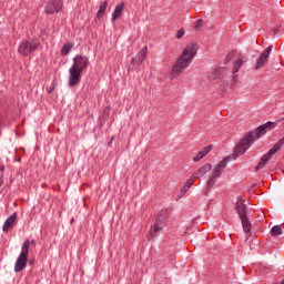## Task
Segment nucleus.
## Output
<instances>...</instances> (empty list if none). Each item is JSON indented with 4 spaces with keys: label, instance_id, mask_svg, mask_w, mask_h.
<instances>
[{
    "label": "nucleus",
    "instance_id": "nucleus-1",
    "mask_svg": "<svg viewBox=\"0 0 284 284\" xmlns=\"http://www.w3.org/2000/svg\"><path fill=\"white\" fill-rule=\"evenodd\" d=\"M197 52L199 49H196V44H187L173 64L169 73L170 79L181 77L189 69V67L192 65V61H194V57H196Z\"/></svg>",
    "mask_w": 284,
    "mask_h": 284
},
{
    "label": "nucleus",
    "instance_id": "nucleus-2",
    "mask_svg": "<svg viewBox=\"0 0 284 284\" xmlns=\"http://www.w3.org/2000/svg\"><path fill=\"white\" fill-rule=\"evenodd\" d=\"M276 128L275 122H266L265 124L258 126L254 131L248 132L239 143V145L234 150L235 156H241V154H245L247 150H250V145L254 143V141H258L263 134H265L270 130H274Z\"/></svg>",
    "mask_w": 284,
    "mask_h": 284
},
{
    "label": "nucleus",
    "instance_id": "nucleus-3",
    "mask_svg": "<svg viewBox=\"0 0 284 284\" xmlns=\"http://www.w3.org/2000/svg\"><path fill=\"white\" fill-rule=\"evenodd\" d=\"M88 65H90V59L87 55L77 54L73 58V63L69 68V88H74L81 83V74L88 70Z\"/></svg>",
    "mask_w": 284,
    "mask_h": 284
},
{
    "label": "nucleus",
    "instance_id": "nucleus-4",
    "mask_svg": "<svg viewBox=\"0 0 284 284\" xmlns=\"http://www.w3.org/2000/svg\"><path fill=\"white\" fill-rule=\"evenodd\" d=\"M230 156L222 160L211 172L207 181H206V190L204 191V194H207L214 185H216V181H219L221 174H223V171L227 168V162H230Z\"/></svg>",
    "mask_w": 284,
    "mask_h": 284
},
{
    "label": "nucleus",
    "instance_id": "nucleus-5",
    "mask_svg": "<svg viewBox=\"0 0 284 284\" xmlns=\"http://www.w3.org/2000/svg\"><path fill=\"white\" fill-rule=\"evenodd\" d=\"M34 243V241H30V240H26L22 243L21 246V252L14 263V272L19 273V272H23V270H26V265H28V254L30 252V245H32Z\"/></svg>",
    "mask_w": 284,
    "mask_h": 284
},
{
    "label": "nucleus",
    "instance_id": "nucleus-6",
    "mask_svg": "<svg viewBox=\"0 0 284 284\" xmlns=\"http://www.w3.org/2000/svg\"><path fill=\"white\" fill-rule=\"evenodd\" d=\"M39 45H41L39 39H28L19 44L18 52L22 57H30L32 52H37Z\"/></svg>",
    "mask_w": 284,
    "mask_h": 284
},
{
    "label": "nucleus",
    "instance_id": "nucleus-7",
    "mask_svg": "<svg viewBox=\"0 0 284 284\" xmlns=\"http://www.w3.org/2000/svg\"><path fill=\"white\" fill-rule=\"evenodd\" d=\"M63 10V1L61 0H49L44 7L45 14H57Z\"/></svg>",
    "mask_w": 284,
    "mask_h": 284
},
{
    "label": "nucleus",
    "instance_id": "nucleus-8",
    "mask_svg": "<svg viewBox=\"0 0 284 284\" xmlns=\"http://www.w3.org/2000/svg\"><path fill=\"white\" fill-rule=\"evenodd\" d=\"M274 45H268L258 57L257 61L255 62L254 69L255 70H262V68H265V63H267L270 59V54L272 53Z\"/></svg>",
    "mask_w": 284,
    "mask_h": 284
},
{
    "label": "nucleus",
    "instance_id": "nucleus-9",
    "mask_svg": "<svg viewBox=\"0 0 284 284\" xmlns=\"http://www.w3.org/2000/svg\"><path fill=\"white\" fill-rule=\"evenodd\" d=\"M165 227V224L161 220H156L154 225H151V229L146 235L148 241H154L159 236V232H161Z\"/></svg>",
    "mask_w": 284,
    "mask_h": 284
},
{
    "label": "nucleus",
    "instance_id": "nucleus-10",
    "mask_svg": "<svg viewBox=\"0 0 284 284\" xmlns=\"http://www.w3.org/2000/svg\"><path fill=\"white\" fill-rule=\"evenodd\" d=\"M145 57H148V47L142 48L136 57L131 59V70H136L145 61Z\"/></svg>",
    "mask_w": 284,
    "mask_h": 284
},
{
    "label": "nucleus",
    "instance_id": "nucleus-11",
    "mask_svg": "<svg viewBox=\"0 0 284 284\" xmlns=\"http://www.w3.org/2000/svg\"><path fill=\"white\" fill-rule=\"evenodd\" d=\"M276 153H277V152H276L273 148L270 149L268 152L265 153V154L261 158L258 164L255 166L256 172H258V170H263V168H265L266 164L270 163V160H271L272 156H274V154H276Z\"/></svg>",
    "mask_w": 284,
    "mask_h": 284
},
{
    "label": "nucleus",
    "instance_id": "nucleus-12",
    "mask_svg": "<svg viewBox=\"0 0 284 284\" xmlns=\"http://www.w3.org/2000/svg\"><path fill=\"white\" fill-rule=\"evenodd\" d=\"M235 210L240 219L247 216V205H245L243 201H237L235 203Z\"/></svg>",
    "mask_w": 284,
    "mask_h": 284
},
{
    "label": "nucleus",
    "instance_id": "nucleus-13",
    "mask_svg": "<svg viewBox=\"0 0 284 284\" xmlns=\"http://www.w3.org/2000/svg\"><path fill=\"white\" fill-rule=\"evenodd\" d=\"M124 8L125 4L123 2L118 3L113 10L111 21H116V19H119L123 14Z\"/></svg>",
    "mask_w": 284,
    "mask_h": 284
},
{
    "label": "nucleus",
    "instance_id": "nucleus-14",
    "mask_svg": "<svg viewBox=\"0 0 284 284\" xmlns=\"http://www.w3.org/2000/svg\"><path fill=\"white\" fill-rule=\"evenodd\" d=\"M242 227L246 234V239H250V233L252 232V223H250V220L247 216L240 217Z\"/></svg>",
    "mask_w": 284,
    "mask_h": 284
},
{
    "label": "nucleus",
    "instance_id": "nucleus-15",
    "mask_svg": "<svg viewBox=\"0 0 284 284\" xmlns=\"http://www.w3.org/2000/svg\"><path fill=\"white\" fill-rule=\"evenodd\" d=\"M193 185H194V180L193 179H189L185 182V184L182 187V190L180 191V193L178 194L176 201H179L182 196H185V194L187 193V190H190Z\"/></svg>",
    "mask_w": 284,
    "mask_h": 284
},
{
    "label": "nucleus",
    "instance_id": "nucleus-16",
    "mask_svg": "<svg viewBox=\"0 0 284 284\" xmlns=\"http://www.w3.org/2000/svg\"><path fill=\"white\" fill-rule=\"evenodd\" d=\"M17 220V213H12L4 222L2 226V232H8L12 225H14V221Z\"/></svg>",
    "mask_w": 284,
    "mask_h": 284
},
{
    "label": "nucleus",
    "instance_id": "nucleus-17",
    "mask_svg": "<svg viewBox=\"0 0 284 284\" xmlns=\"http://www.w3.org/2000/svg\"><path fill=\"white\" fill-rule=\"evenodd\" d=\"M244 63H247V57L245 55H242L241 59L236 60L234 62V69H233V72L236 73L239 72V70H241V68H243V64Z\"/></svg>",
    "mask_w": 284,
    "mask_h": 284
},
{
    "label": "nucleus",
    "instance_id": "nucleus-18",
    "mask_svg": "<svg viewBox=\"0 0 284 284\" xmlns=\"http://www.w3.org/2000/svg\"><path fill=\"white\" fill-rule=\"evenodd\" d=\"M72 48H74V43H72V42L64 43L60 51L61 57H68V54H70V50H72Z\"/></svg>",
    "mask_w": 284,
    "mask_h": 284
},
{
    "label": "nucleus",
    "instance_id": "nucleus-19",
    "mask_svg": "<svg viewBox=\"0 0 284 284\" xmlns=\"http://www.w3.org/2000/svg\"><path fill=\"white\" fill-rule=\"evenodd\" d=\"M210 170H212V164L205 163L202 168L197 170V179H201V176H205V174H207Z\"/></svg>",
    "mask_w": 284,
    "mask_h": 284
},
{
    "label": "nucleus",
    "instance_id": "nucleus-20",
    "mask_svg": "<svg viewBox=\"0 0 284 284\" xmlns=\"http://www.w3.org/2000/svg\"><path fill=\"white\" fill-rule=\"evenodd\" d=\"M105 10H108V0H105L100 4V8L97 12V19H103V14H105Z\"/></svg>",
    "mask_w": 284,
    "mask_h": 284
},
{
    "label": "nucleus",
    "instance_id": "nucleus-21",
    "mask_svg": "<svg viewBox=\"0 0 284 284\" xmlns=\"http://www.w3.org/2000/svg\"><path fill=\"white\" fill-rule=\"evenodd\" d=\"M271 234L272 236H281V234H283V229L281 227V225H274L271 229Z\"/></svg>",
    "mask_w": 284,
    "mask_h": 284
},
{
    "label": "nucleus",
    "instance_id": "nucleus-22",
    "mask_svg": "<svg viewBox=\"0 0 284 284\" xmlns=\"http://www.w3.org/2000/svg\"><path fill=\"white\" fill-rule=\"evenodd\" d=\"M283 144H284V136H283L281 140H278L277 143H275V144L273 145V149H274L276 152H278V151L281 150V148H283Z\"/></svg>",
    "mask_w": 284,
    "mask_h": 284
},
{
    "label": "nucleus",
    "instance_id": "nucleus-23",
    "mask_svg": "<svg viewBox=\"0 0 284 284\" xmlns=\"http://www.w3.org/2000/svg\"><path fill=\"white\" fill-rule=\"evenodd\" d=\"M202 159H205V155L201 151L197 152V154L195 156H193V161L195 163H199V161H201Z\"/></svg>",
    "mask_w": 284,
    "mask_h": 284
},
{
    "label": "nucleus",
    "instance_id": "nucleus-24",
    "mask_svg": "<svg viewBox=\"0 0 284 284\" xmlns=\"http://www.w3.org/2000/svg\"><path fill=\"white\" fill-rule=\"evenodd\" d=\"M201 152L203 153L204 156H207V154L212 152V144L204 146L203 150H201Z\"/></svg>",
    "mask_w": 284,
    "mask_h": 284
},
{
    "label": "nucleus",
    "instance_id": "nucleus-25",
    "mask_svg": "<svg viewBox=\"0 0 284 284\" xmlns=\"http://www.w3.org/2000/svg\"><path fill=\"white\" fill-rule=\"evenodd\" d=\"M221 74V70L216 69L214 70L211 75H210V79H213V80H216L219 79V75Z\"/></svg>",
    "mask_w": 284,
    "mask_h": 284
},
{
    "label": "nucleus",
    "instance_id": "nucleus-26",
    "mask_svg": "<svg viewBox=\"0 0 284 284\" xmlns=\"http://www.w3.org/2000/svg\"><path fill=\"white\" fill-rule=\"evenodd\" d=\"M185 37V30L180 29L176 33V39H183Z\"/></svg>",
    "mask_w": 284,
    "mask_h": 284
},
{
    "label": "nucleus",
    "instance_id": "nucleus-27",
    "mask_svg": "<svg viewBox=\"0 0 284 284\" xmlns=\"http://www.w3.org/2000/svg\"><path fill=\"white\" fill-rule=\"evenodd\" d=\"M199 28H203V19H199L195 22V29L199 30Z\"/></svg>",
    "mask_w": 284,
    "mask_h": 284
},
{
    "label": "nucleus",
    "instance_id": "nucleus-28",
    "mask_svg": "<svg viewBox=\"0 0 284 284\" xmlns=\"http://www.w3.org/2000/svg\"><path fill=\"white\" fill-rule=\"evenodd\" d=\"M232 57H234V53H233V52H232V53H229V54L226 55L227 61H231V60H232Z\"/></svg>",
    "mask_w": 284,
    "mask_h": 284
},
{
    "label": "nucleus",
    "instance_id": "nucleus-29",
    "mask_svg": "<svg viewBox=\"0 0 284 284\" xmlns=\"http://www.w3.org/2000/svg\"><path fill=\"white\" fill-rule=\"evenodd\" d=\"M1 185H3V173H1V175H0V187H1Z\"/></svg>",
    "mask_w": 284,
    "mask_h": 284
},
{
    "label": "nucleus",
    "instance_id": "nucleus-30",
    "mask_svg": "<svg viewBox=\"0 0 284 284\" xmlns=\"http://www.w3.org/2000/svg\"><path fill=\"white\" fill-rule=\"evenodd\" d=\"M53 90H54L53 88H51V89L48 88V89H47L48 94H52Z\"/></svg>",
    "mask_w": 284,
    "mask_h": 284
},
{
    "label": "nucleus",
    "instance_id": "nucleus-31",
    "mask_svg": "<svg viewBox=\"0 0 284 284\" xmlns=\"http://www.w3.org/2000/svg\"><path fill=\"white\" fill-rule=\"evenodd\" d=\"M114 141V136L111 138V141L109 142V145Z\"/></svg>",
    "mask_w": 284,
    "mask_h": 284
},
{
    "label": "nucleus",
    "instance_id": "nucleus-32",
    "mask_svg": "<svg viewBox=\"0 0 284 284\" xmlns=\"http://www.w3.org/2000/svg\"><path fill=\"white\" fill-rule=\"evenodd\" d=\"M3 170H6V168H3V166H0V172H3Z\"/></svg>",
    "mask_w": 284,
    "mask_h": 284
},
{
    "label": "nucleus",
    "instance_id": "nucleus-33",
    "mask_svg": "<svg viewBox=\"0 0 284 284\" xmlns=\"http://www.w3.org/2000/svg\"><path fill=\"white\" fill-rule=\"evenodd\" d=\"M233 81H236V77H233Z\"/></svg>",
    "mask_w": 284,
    "mask_h": 284
},
{
    "label": "nucleus",
    "instance_id": "nucleus-34",
    "mask_svg": "<svg viewBox=\"0 0 284 284\" xmlns=\"http://www.w3.org/2000/svg\"><path fill=\"white\" fill-rule=\"evenodd\" d=\"M282 284H284V281L282 282Z\"/></svg>",
    "mask_w": 284,
    "mask_h": 284
}]
</instances>
